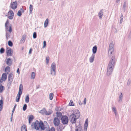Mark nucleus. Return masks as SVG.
<instances>
[{
	"instance_id": "obj_38",
	"label": "nucleus",
	"mask_w": 131,
	"mask_h": 131,
	"mask_svg": "<svg viewBox=\"0 0 131 131\" xmlns=\"http://www.w3.org/2000/svg\"><path fill=\"white\" fill-rule=\"evenodd\" d=\"M22 12L20 10H19L17 12V15L19 16H20L22 15Z\"/></svg>"
},
{
	"instance_id": "obj_25",
	"label": "nucleus",
	"mask_w": 131,
	"mask_h": 131,
	"mask_svg": "<svg viewBox=\"0 0 131 131\" xmlns=\"http://www.w3.org/2000/svg\"><path fill=\"white\" fill-rule=\"evenodd\" d=\"M46 108H43V109L42 110H40V111L39 112H40V113L42 114H45V113H46Z\"/></svg>"
},
{
	"instance_id": "obj_48",
	"label": "nucleus",
	"mask_w": 131,
	"mask_h": 131,
	"mask_svg": "<svg viewBox=\"0 0 131 131\" xmlns=\"http://www.w3.org/2000/svg\"><path fill=\"white\" fill-rule=\"evenodd\" d=\"M92 49H97V46L96 45L94 46L93 47Z\"/></svg>"
},
{
	"instance_id": "obj_28",
	"label": "nucleus",
	"mask_w": 131,
	"mask_h": 131,
	"mask_svg": "<svg viewBox=\"0 0 131 131\" xmlns=\"http://www.w3.org/2000/svg\"><path fill=\"white\" fill-rule=\"evenodd\" d=\"M29 95H27L26 97L25 102L26 103H28L29 101Z\"/></svg>"
},
{
	"instance_id": "obj_46",
	"label": "nucleus",
	"mask_w": 131,
	"mask_h": 131,
	"mask_svg": "<svg viewBox=\"0 0 131 131\" xmlns=\"http://www.w3.org/2000/svg\"><path fill=\"white\" fill-rule=\"evenodd\" d=\"M3 101L2 100H0V106L3 105Z\"/></svg>"
},
{
	"instance_id": "obj_64",
	"label": "nucleus",
	"mask_w": 131,
	"mask_h": 131,
	"mask_svg": "<svg viewBox=\"0 0 131 131\" xmlns=\"http://www.w3.org/2000/svg\"><path fill=\"white\" fill-rule=\"evenodd\" d=\"M2 108H1L0 107V111H1L2 110Z\"/></svg>"
},
{
	"instance_id": "obj_40",
	"label": "nucleus",
	"mask_w": 131,
	"mask_h": 131,
	"mask_svg": "<svg viewBox=\"0 0 131 131\" xmlns=\"http://www.w3.org/2000/svg\"><path fill=\"white\" fill-rule=\"evenodd\" d=\"M27 107V105L26 104H25L24 105V106L23 107V110L24 111H25Z\"/></svg>"
},
{
	"instance_id": "obj_41",
	"label": "nucleus",
	"mask_w": 131,
	"mask_h": 131,
	"mask_svg": "<svg viewBox=\"0 0 131 131\" xmlns=\"http://www.w3.org/2000/svg\"><path fill=\"white\" fill-rule=\"evenodd\" d=\"M56 114L57 117H60L61 116H62V114L60 112L58 113V112H57L56 113Z\"/></svg>"
},
{
	"instance_id": "obj_18",
	"label": "nucleus",
	"mask_w": 131,
	"mask_h": 131,
	"mask_svg": "<svg viewBox=\"0 0 131 131\" xmlns=\"http://www.w3.org/2000/svg\"><path fill=\"white\" fill-rule=\"evenodd\" d=\"M49 23V20L48 18H47L45 21L44 23V26L45 28L46 27Z\"/></svg>"
},
{
	"instance_id": "obj_30",
	"label": "nucleus",
	"mask_w": 131,
	"mask_h": 131,
	"mask_svg": "<svg viewBox=\"0 0 131 131\" xmlns=\"http://www.w3.org/2000/svg\"><path fill=\"white\" fill-rule=\"evenodd\" d=\"M114 50H108V52L109 55H111L114 53Z\"/></svg>"
},
{
	"instance_id": "obj_53",
	"label": "nucleus",
	"mask_w": 131,
	"mask_h": 131,
	"mask_svg": "<svg viewBox=\"0 0 131 131\" xmlns=\"http://www.w3.org/2000/svg\"><path fill=\"white\" fill-rule=\"evenodd\" d=\"M9 68H9V67L8 66L6 67L5 69V71H6L7 70H8V69H9Z\"/></svg>"
},
{
	"instance_id": "obj_2",
	"label": "nucleus",
	"mask_w": 131,
	"mask_h": 131,
	"mask_svg": "<svg viewBox=\"0 0 131 131\" xmlns=\"http://www.w3.org/2000/svg\"><path fill=\"white\" fill-rule=\"evenodd\" d=\"M5 27L6 37V39H8L10 38L11 36V32L12 31V26L11 24L10 25L9 23V20L7 19L5 24Z\"/></svg>"
},
{
	"instance_id": "obj_61",
	"label": "nucleus",
	"mask_w": 131,
	"mask_h": 131,
	"mask_svg": "<svg viewBox=\"0 0 131 131\" xmlns=\"http://www.w3.org/2000/svg\"><path fill=\"white\" fill-rule=\"evenodd\" d=\"M3 82V80H2V78L1 79H0V82L2 83Z\"/></svg>"
},
{
	"instance_id": "obj_1",
	"label": "nucleus",
	"mask_w": 131,
	"mask_h": 131,
	"mask_svg": "<svg viewBox=\"0 0 131 131\" xmlns=\"http://www.w3.org/2000/svg\"><path fill=\"white\" fill-rule=\"evenodd\" d=\"M115 62V57L113 56L112 57L107 66L106 73L107 75H110L112 73L114 68Z\"/></svg>"
},
{
	"instance_id": "obj_33",
	"label": "nucleus",
	"mask_w": 131,
	"mask_h": 131,
	"mask_svg": "<svg viewBox=\"0 0 131 131\" xmlns=\"http://www.w3.org/2000/svg\"><path fill=\"white\" fill-rule=\"evenodd\" d=\"M33 6L31 4H30L29 6V12L30 14H31L32 11Z\"/></svg>"
},
{
	"instance_id": "obj_42",
	"label": "nucleus",
	"mask_w": 131,
	"mask_h": 131,
	"mask_svg": "<svg viewBox=\"0 0 131 131\" xmlns=\"http://www.w3.org/2000/svg\"><path fill=\"white\" fill-rule=\"evenodd\" d=\"M46 46V41H44L43 42V46L42 48H44Z\"/></svg>"
},
{
	"instance_id": "obj_12",
	"label": "nucleus",
	"mask_w": 131,
	"mask_h": 131,
	"mask_svg": "<svg viewBox=\"0 0 131 131\" xmlns=\"http://www.w3.org/2000/svg\"><path fill=\"white\" fill-rule=\"evenodd\" d=\"M13 74L12 73H10L9 74L8 77V81L11 84V83L12 82L13 79Z\"/></svg>"
},
{
	"instance_id": "obj_37",
	"label": "nucleus",
	"mask_w": 131,
	"mask_h": 131,
	"mask_svg": "<svg viewBox=\"0 0 131 131\" xmlns=\"http://www.w3.org/2000/svg\"><path fill=\"white\" fill-rule=\"evenodd\" d=\"M35 73L34 72H32V73L31 75V79H34L35 78Z\"/></svg>"
},
{
	"instance_id": "obj_14",
	"label": "nucleus",
	"mask_w": 131,
	"mask_h": 131,
	"mask_svg": "<svg viewBox=\"0 0 131 131\" xmlns=\"http://www.w3.org/2000/svg\"><path fill=\"white\" fill-rule=\"evenodd\" d=\"M88 122V119L87 118L85 122V123L84 125V131H86Z\"/></svg>"
},
{
	"instance_id": "obj_21",
	"label": "nucleus",
	"mask_w": 131,
	"mask_h": 131,
	"mask_svg": "<svg viewBox=\"0 0 131 131\" xmlns=\"http://www.w3.org/2000/svg\"><path fill=\"white\" fill-rule=\"evenodd\" d=\"M26 36L25 35H23L22 37V38L20 40L21 42H22L23 43H24L25 41V40L26 38Z\"/></svg>"
},
{
	"instance_id": "obj_58",
	"label": "nucleus",
	"mask_w": 131,
	"mask_h": 131,
	"mask_svg": "<svg viewBox=\"0 0 131 131\" xmlns=\"http://www.w3.org/2000/svg\"><path fill=\"white\" fill-rule=\"evenodd\" d=\"M79 103L80 105H81L82 104V103H81V101L80 100L79 101Z\"/></svg>"
},
{
	"instance_id": "obj_27",
	"label": "nucleus",
	"mask_w": 131,
	"mask_h": 131,
	"mask_svg": "<svg viewBox=\"0 0 131 131\" xmlns=\"http://www.w3.org/2000/svg\"><path fill=\"white\" fill-rule=\"evenodd\" d=\"M123 95L122 93H120L119 97V100H118L119 102H121L123 99Z\"/></svg>"
},
{
	"instance_id": "obj_55",
	"label": "nucleus",
	"mask_w": 131,
	"mask_h": 131,
	"mask_svg": "<svg viewBox=\"0 0 131 131\" xmlns=\"http://www.w3.org/2000/svg\"><path fill=\"white\" fill-rule=\"evenodd\" d=\"M17 73L18 74H19L20 73V72H19V68H18L17 69Z\"/></svg>"
},
{
	"instance_id": "obj_22",
	"label": "nucleus",
	"mask_w": 131,
	"mask_h": 131,
	"mask_svg": "<svg viewBox=\"0 0 131 131\" xmlns=\"http://www.w3.org/2000/svg\"><path fill=\"white\" fill-rule=\"evenodd\" d=\"M52 112L53 111L49 109L48 112L46 111V113H45V114L46 115H50L51 114Z\"/></svg>"
},
{
	"instance_id": "obj_51",
	"label": "nucleus",
	"mask_w": 131,
	"mask_h": 131,
	"mask_svg": "<svg viewBox=\"0 0 131 131\" xmlns=\"http://www.w3.org/2000/svg\"><path fill=\"white\" fill-rule=\"evenodd\" d=\"M15 106H14L13 109V110L12 111V113H13H13L14 111H15Z\"/></svg>"
},
{
	"instance_id": "obj_52",
	"label": "nucleus",
	"mask_w": 131,
	"mask_h": 131,
	"mask_svg": "<svg viewBox=\"0 0 131 131\" xmlns=\"http://www.w3.org/2000/svg\"><path fill=\"white\" fill-rule=\"evenodd\" d=\"M50 131H55V129L54 127H52L50 129Z\"/></svg>"
},
{
	"instance_id": "obj_16",
	"label": "nucleus",
	"mask_w": 131,
	"mask_h": 131,
	"mask_svg": "<svg viewBox=\"0 0 131 131\" xmlns=\"http://www.w3.org/2000/svg\"><path fill=\"white\" fill-rule=\"evenodd\" d=\"M7 75L6 73H4L2 76V80L3 81H5L7 79Z\"/></svg>"
},
{
	"instance_id": "obj_59",
	"label": "nucleus",
	"mask_w": 131,
	"mask_h": 131,
	"mask_svg": "<svg viewBox=\"0 0 131 131\" xmlns=\"http://www.w3.org/2000/svg\"><path fill=\"white\" fill-rule=\"evenodd\" d=\"M32 51V50H29V54H31V53Z\"/></svg>"
},
{
	"instance_id": "obj_11",
	"label": "nucleus",
	"mask_w": 131,
	"mask_h": 131,
	"mask_svg": "<svg viewBox=\"0 0 131 131\" xmlns=\"http://www.w3.org/2000/svg\"><path fill=\"white\" fill-rule=\"evenodd\" d=\"M77 125V124H76V128L75 131H82V128L81 125L79 123L78 125V126Z\"/></svg>"
},
{
	"instance_id": "obj_50",
	"label": "nucleus",
	"mask_w": 131,
	"mask_h": 131,
	"mask_svg": "<svg viewBox=\"0 0 131 131\" xmlns=\"http://www.w3.org/2000/svg\"><path fill=\"white\" fill-rule=\"evenodd\" d=\"M92 50L93 52V54H94V53H95L96 52L97 50Z\"/></svg>"
},
{
	"instance_id": "obj_47",
	"label": "nucleus",
	"mask_w": 131,
	"mask_h": 131,
	"mask_svg": "<svg viewBox=\"0 0 131 131\" xmlns=\"http://www.w3.org/2000/svg\"><path fill=\"white\" fill-rule=\"evenodd\" d=\"M5 51V50H0V52L1 53H3Z\"/></svg>"
},
{
	"instance_id": "obj_36",
	"label": "nucleus",
	"mask_w": 131,
	"mask_h": 131,
	"mask_svg": "<svg viewBox=\"0 0 131 131\" xmlns=\"http://www.w3.org/2000/svg\"><path fill=\"white\" fill-rule=\"evenodd\" d=\"M46 64H47L48 63L49 60L50 58L48 56H47L46 57Z\"/></svg>"
},
{
	"instance_id": "obj_44",
	"label": "nucleus",
	"mask_w": 131,
	"mask_h": 131,
	"mask_svg": "<svg viewBox=\"0 0 131 131\" xmlns=\"http://www.w3.org/2000/svg\"><path fill=\"white\" fill-rule=\"evenodd\" d=\"M59 129L58 130H62V129H64V128H62V125H60L59 126Z\"/></svg>"
},
{
	"instance_id": "obj_15",
	"label": "nucleus",
	"mask_w": 131,
	"mask_h": 131,
	"mask_svg": "<svg viewBox=\"0 0 131 131\" xmlns=\"http://www.w3.org/2000/svg\"><path fill=\"white\" fill-rule=\"evenodd\" d=\"M95 55L94 54H92L91 56L89 58V60L90 63L93 62L95 58Z\"/></svg>"
},
{
	"instance_id": "obj_34",
	"label": "nucleus",
	"mask_w": 131,
	"mask_h": 131,
	"mask_svg": "<svg viewBox=\"0 0 131 131\" xmlns=\"http://www.w3.org/2000/svg\"><path fill=\"white\" fill-rule=\"evenodd\" d=\"M53 96V94L52 93L50 94L49 95V99L50 100H52Z\"/></svg>"
},
{
	"instance_id": "obj_56",
	"label": "nucleus",
	"mask_w": 131,
	"mask_h": 131,
	"mask_svg": "<svg viewBox=\"0 0 131 131\" xmlns=\"http://www.w3.org/2000/svg\"><path fill=\"white\" fill-rule=\"evenodd\" d=\"M20 10H21V12L22 13H24V10L23 8V7H22V8H20Z\"/></svg>"
},
{
	"instance_id": "obj_43",
	"label": "nucleus",
	"mask_w": 131,
	"mask_h": 131,
	"mask_svg": "<svg viewBox=\"0 0 131 131\" xmlns=\"http://www.w3.org/2000/svg\"><path fill=\"white\" fill-rule=\"evenodd\" d=\"M69 105L70 106H74V104L73 103V101L72 100H71L70 101V102L69 103Z\"/></svg>"
},
{
	"instance_id": "obj_26",
	"label": "nucleus",
	"mask_w": 131,
	"mask_h": 131,
	"mask_svg": "<svg viewBox=\"0 0 131 131\" xmlns=\"http://www.w3.org/2000/svg\"><path fill=\"white\" fill-rule=\"evenodd\" d=\"M4 89V87L2 85L1 83H0V93L2 92Z\"/></svg>"
},
{
	"instance_id": "obj_57",
	"label": "nucleus",
	"mask_w": 131,
	"mask_h": 131,
	"mask_svg": "<svg viewBox=\"0 0 131 131\" xmlns=\"http://www.w3.org/2000/svg\"><path fill=\"white\" fill-rule=\"evenodd\" d=\"M120 0H116V3H119L120 2Z\"/></svg>"
},
{
	"instance_id": "obj_23",
	"label": "nucleus",
	"mask_w": 131,
	"mask_h": 131,
	"mask_svg": "<svg viewBox=\"0 0 131 131\" xmlns=\"http://www.w3.org/2000/svg\"><path fill=\"white\" fill-rule=\"evenodd\" d=\"M126 8V4L125 1L124 3V4L123 7V12H125V11Z\"/></svg>"
},
{
	"instance_id": "obj_49",
	"label": "nucleus",
	"mask_w": 131,
	"mask_h": 131,
	"mask_svg": "<svg viewBox=\"0 0 131 131\" xmlns=\"http://www.w3.org/2000/svg\"><path fill=\"white\" fill-rule=\"evenodd\" d=\"M130 84V81L129 80H128L127 82V84L128 85H129Z\"/></svg>"
},
{
	"instance_id": "obj_6",
	"label": "nucleus",
	"mask_w": 131,
	"mask_h": 131,
	"mask_svg": "<svg viewBox=\"0 0 131 131\" xmlns=\"http://www.w3.org/2000/svg\"><path fill=\"white\" fill-rule=\"evenodd\" d=\"M62 123L63 124H67L68 122V118L67 116H62L61 118Z\"/></svg>"
},
{
	"instance_id": "obj_3",
	"label": "nucleus",
	"mask_w": 131,
	"mask_h": 131,
	"mask_svg": "<svg viewBox=\"0 0 131 131\" xmlns=\"http://www.w3.org/2000/svg\"><path fill=\"white\" fill-rule=\"evenodd\" d=\"M80 116V114L79 111L77 112H74L73 114L70 116L69 119L71 123L72 124L75 123L76 122V120L78 119Z\"/></svg>"
},
{
	"instance_id": "obj_24",
	"label": "nucleus",
	"mask_w": 131,
	"mask_h": 131,
	"mask_svg": "<svg viewBox=\"0 0 131 131\" xmlns=\"http://www.w3.org/2000/svg\"><path fill=\"white\" fill-rule=\"evenodd\" d=\"M103 14V13L102 10H101L99 14V16L100 19H101L102 18Z\"/></svg>"
},
{
	"instance_id": "obj_13",
	"label": "nucleus",
	"mask_w": 131,
	"mask_h": 131,
	"mask_svg": "<svg viewBox=\"0 0 131 131\" xmlns=\"http://www.w3.org/2000/svg\"><path fill=\"white\" fill-rule=\"evenodd\" d=\"M112 111L114 112L115 117H117L118 116V114L117 112L115 107V106L113 107L112 108Z\"/></svg>"
},
{
	"instance_id": "obj_17",
	"label": "nucleus",
	"mask_w": 131,
	"mask_h": 131,
	"mask_svg": "<svg viewBox=\"0 0 131 131\" xmlns=\"http://www.w3.org/2000/svg\"><path fill=\"white\" fill-rule=\"evenodd\" d=\"M6 63L9 66H10L12 64V62L10 58H8L7 59Z\"/></svg>"
},
{
	"instance_id": "obj_8",
	"label": "nucleus",
	"mask_w": 131,
	"mask_h": 131,
	"mask_svg": "<svg viewBox=\"0 0 131 131\" xmlns=\"http://www.w3.org/2000/svg\"><path fill=\"white\" fill-rule=\"evenodd\" d=\"M17 6V1L11 2L10 3V7L13 9H15Z\"/></svg>"
},
{
	"instance_id": "obj_39",
	"label": "nucleus",
	"mask_w": 131,
	"mask_h": 131,
	"mask_svg": "<svg viewBox=\"0 0 131 131\" xmlns=\"http://www.w3.org/2000/svg\"><path fill=\"white\" fill-rule=\"evenodd\" d=\"M33 37L34 39H36L37 38V33L35 32L33 33Z\"/></svg>"
},
{
	"instance_id": "obj_5",
	"label": "nucleus",
	"mask_w": 131,
	"mask_h": 131,
	"mask_svg": "<svg viewBox=\"0 0 131 131\" xmlns=\"http://www.w3.org/2000/svg\"><path fill=\"white\" fill-rule=\"evenodd\" d=\"M56 64L54 62H53L50 67V74L52 76L56 75Z\"/></svg>"
},
{
	"instance_id": "obj_31",
	"label": "nucleus",
	"mask_w": 131,
	"mask_h": 131,
	"mask_svg": "<svg viewBox=\"0 0 131 131\" xmlns=\"http://www.w3.org/2000/svg\"><path fill=\"white\" fill-rule=\"evenodd\" d=\"M121 16L120 18V21H119V23L120 24H121L123 21V15L122 14H121Z\"/></svg>"
},
{
	"instance_id": "obj_32",
	"label": "nucleus",
	"mask_w": 131,
	"mask_h": 131,
	"mask_svg": "<svg viewBox=\"0 0 131 131\" xmlns=\"http://www.w3.org/2000/svg\"><path fill=\"white\" fill-rule=\"evenodd\" d=\"M21 131H27V129L25 125L22 126L21 127Z\"/></svg>"
},
{
	"instance_id": "obj_9",
	"label": "nucleus",
	"mask_w": 131,
	"mask_h": 131,
	"mask_svg": "<svg viewBox=\"0 0 131 131\" xmlns=\"http://www.w3.org/2000/svg\"><path fill=\"white\" fill-rule=\"evenodd\" d=\"M60 120L58 118L55 117L54 118L53 123L55 126H58L60 124Z\"/></svg>"
},
{
	"instance_id": "obj_60",
	"label": "nucleus",
	"mask_w": 131,
	"mask_h": 131,
	"mask_svg": "<svg viewBox=\"0 0 131 131\" xmlns=\"http://www.w3.org/2000/svg\"><path fill=\"white\" fill-rule=\"evenodd\" d=\"M13 113H12V115H11V117L10 118V121L12 122V118H13Z\"/></svg>"
},
{
	"instance_id": "obj_45",
	"label": "nucleus",
	"mask_w": 131,
	"mask_h": 131,
	"mask_svg": "<svg viewBox=\"0 0 131 131\" xmlns=\"http://www.w3.org/2000/svg\"><path fill=\"white\" fill-rule=\"evenodd\" d=\"M86 98H85L84 99V101H83V104L84 105L85 104H86Z\"/></svg>"
},
{
	"instance_id": "obj_35",
	"label": "nucleus",
	"mask_w": 131,
	"mask_h": 131,
	"mask_svg": "<svg viewBox=\"0 0 131 131\" xmlns=\"http://www.w3.org/2000/svg\"><path fill=\"white\" fill-rule=\"evenodd\" d=\"M8 45L10 47H12L13 45V43L10 40H9L8 42Z\"/></svg>"
},
{
	"instance_id": "obj_10",
	"label": "nucleus",
	"mask_w": 131,
	"mask_h": 131,
	"mask_svg": "<svg viewBox=\"0 0 131 131\" xmlns=\"http://www.w3.org/2000/svg\"><path fill=\"white\" fill-rule=\"evenodd\" d=\"M8 14H9V16H8V18L10 19H12L14 15V13L12 10H10L8 12Z\"/></svg>"
},
{
	"instance_id": "obj_63",
	"label": "nucleus",
	"mask_w": 131,
	"mask_h": 131,
	"mask_svg": "<svg viewBox=\"0 0 131 131\" xmlns=\"http://www.w3.org/2000/svg\"><path fill=\"white\" fill-rule=\"evenodd\" d=\"M6 49H11L10 48H6Z\"/></svg>"
},
{
	"instance_id": "obj_20",
	"label": "nucleus",
	"mask_w": 131,
	"mask_h": 131,
	"mask_svg": "<svg viewBox=\"0 0 131 131\" xmlns=\"http://www.w3.org/2000/svg\"><path fill=\"white\" fill-rule=\"evenodd\" d=\"M13 52H12L11 50H8L6 51L7 55L8 56H11Z\"/></svg>"
},
{
	"instance_id": "obj_62",
	"label": "nucleus",
	"mask_w": 131,
	"mask_h": 131,
	"mask_svg": "<svg viewBox=\"0 0 131 131\" xmlns=\"http://www.w3.org/2000/svg\"><path fill=\"white\" fill-rule=\"evenodd\" d=\"M39 85L38 86H36V89H38L39 88Z\"/></svg>"
},
{
	"instance_id": "obj_4",
	"label": "nucleus",
	"mask_w": 131,
	"mask_h": 131,
	"mask_svg": "<svg viewBox=\"0 0 131 131\" xmlns=\"http://www.w3.org/2000/svg\"><path fill=\"white\" fill-rule=\"evenodd\" d=\"M34 128L36 130H39L40 128L41 130L45 129L44 125L41 121L39 122L37 120H36L34 123Z\"/></svg>"
},
{
	"instance_id": "obj_54",
	"label": "nucleus",
	"mask_w": 131,
	"mask_h": 131,
	"mask_svg": "<svg viewBox=\"0 0 131 131\" xmlns=\"http://www.w3.org/2000/svg\"><path fill=\"white\" fill-rule=\"evenodd\" d=\"M20 98L17 97L16 100V101L17 102H19V101Z\"/></svg>"
},
{
	"instance_id": "obj_7",
	"label": "nucleus",
	"mask_w": 131,
	"mask_h": 131,
	"mask_svg": "<svg viewBox=\"0 0 131 131\" xmlns=\"http://www.w3.org/2000/svg\"><path fill=\"white\" fill-rule=\"evenodd\" d=\"M23 89V85L22 84H20L19 87L18 92L17 96V97L20 98L21 95L22 94Z\"/></svg>"
},
{
	"instance_id": "obj_19",
	"label": "nucleus",
	"mask_w": 131,
	"mask_h": 131,
	"mask_svg": "<svg viewBox=\"0 0 131 131\" xmlns=\"http://www.w3.org/2000/svg\"><path fill=\"white\" fill-rule=\"evenodd\" d=\"M114 43L113 41H111L109 45V49H114Z\"/></svg>"
},
{
	"instance_id": "obj_29",
	"label": "nucleus",
	"mask_w": 131,
	"mask_h": 131,
	"mask_svg": "<svg viewBox=\"0 0 131 131\" xmlns=\"http://www.w3.org/2000/svg\"><path fill=\"white\" fill-rule=\"evenodd\" d=\"M33 118L34 117L32 115H31L29 117V124L31 123V122L32 121Z\"/></svg>"
}]
</instances>
